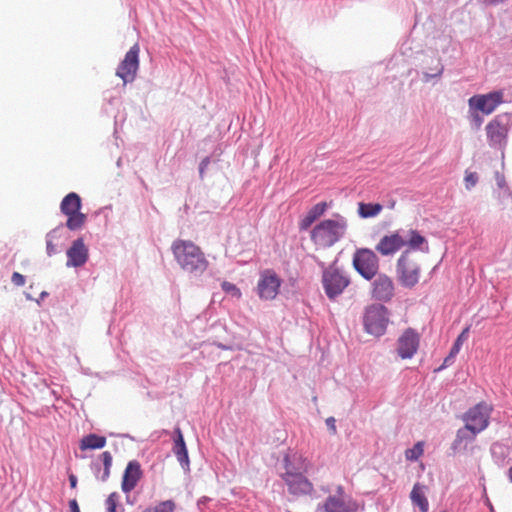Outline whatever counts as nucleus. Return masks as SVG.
Returning a JSON list of instances; mask_svg holds the SVG:
<instances>
[{"mask_svg":"<svg viewBox=\"0 0 512 512\" xmlns=\"http://www.w3.org/2000/svg\"><path fill=\"white\" fill-rule=\"evenodd\" d=\"M106 445V438L96 434H89L82 438L80 442V449H101Z\"/></svg>","mask_w":512,"mask_h":512,"instance_id":"393cba45","label":"nucleus"},{"mask_svg":"<svg viewBox=\"0 0 512 512\" xmlns=\"http://www.w3.org/2000/svg\"><path fill=\"white\" fill-rule=\"evenodd\" d=\"M171 250L184 271L199 275L206 271L208 261L201 248L192 241L177 239L172 243Z\"/></svg>","mask_w":512,"mask_h":512,"instance_id":"f03ea898","label":"nucleus"},{"mask_svg":"<svg viewBox=\"0 0 512 512\" xmlns=\"http://www.w3.org/2000/svg\"><path fill=\"white\" fill-rule=\"evenodd\" d=\"M69 482H70L71 488H76V486H77V477L75 475L71 474L69 476Z\"/></svg>","mask_w":512,"mask_h":512,"instance_id":"e433bc0d","label":"nucleus"},{"mask_svg":"<svg viewBox=\"0 0 512 512\" xmlns=\"http://www.w3.org/2000/svg\"><path fill=\"white\" fill-rule=\"evenodd\" d=\"M285 473L283 480L288 486V490L294 495H306L312 492V483L304 476L310 468V462L302 456L295 457L291 461L289 456L284 458Z\"/></svg>","mask_w":512,"mask_h":512,"instance_id":"7ed1b4c3","label":"nucleus"},{"mask_svg":"<svg viewBox=\"0 0 512 512\" xmlns=\"http://www.w3.org/2000/svg\"><path fill=\"white\" fill-rule=\"evenodd\" d=\"M54 238H56V231L55 230L50 232L47 235L46 250H47V254L49 256H51V255L56 253V245L53 243Z\"/></svg>","mask_w":512,"mask_h":512,"instance_id":"473e14b6","label":"nucleus"},{"mask_svg":"<svg viewBox=\"0 0 512 512\" xmlns=\"http://www.w3.org/2000/svg\"><path fill=\"white\" fill-rule=\"evenodd\" d=\"M69 508L70 512H80V508L76 499H72L69 501Z\"/></svg>","mask_w":512,"mask_h":512,"instance_id":"c9c22d12","label":"nucleus"},{"mask_svg":"<svg viewBox=\"0 0 512 512\" xmlns=\"http://www.w3.org/2000/svg\"><path fill=\"white\" fill-rule=\"evenodd\" d=\"M143 476L141 465L137 460L129 461L122 478L121 488L123 492H131Z\"/></svg>","mask_w":512,"mask_h":512,"instance_id":"a211bd4d","label":"nucleus"},{"mask_svg":"<svg viewBox=\"0 0 512 512\" xmlns=\"http://www.w3.org/2000/svg\"><path fill=\"white\" fill-rule=\"evenodd\" d=\"M221 287L225 293L230 294L232 297H235L236 299H240L242 297L240 289L231 282L223 281Z\"/></svg>","mask_w":512,"mask_h":512,"instance_id":"c756f323","label":"nucleus"},{"mask_svg":"<svg viewBox=\"0 0 512 512\" xmlns=\"http://www.w3.org/2000/svg\"><path fill=\"white\" fill-rule=\"evenodd\" d=\"M420 335L412 328L406 329L397 340V354L402 359L412 358L418 351Z\"/></svg>","mask_w":512,"mask_h":512,"instance_id":"2eb2a0df","label":"nucleus"},{"mask_svg":"<svg viewBox=\"0 0 512 512\" xmlns=\"http://www.w3.org/2000/svg\"><path fill=\"white\" fill-rule=\"evenodd\" d=\"M67 266L80 267L83 266L88 259V249L83 239L75 240L71 247L67 250Z\"/></svg>","mask_w":512,"mask_h":512,"instance_id":"6ab92c4d","label":"nucleus"},{"mask_svg":"<svg viewBox=\"0 0 512 512\" xmlns=\"http://www.w3.org/2000/svg\"><path fill=\"white\" fill-rule=\"evenodd\" d=\"M469 327H466L460 335L457 337L455 343L453 344L449 357H454L459 353L462 344L468 339Z\"/></svg>","mask_w":512,"mask_h":512,"instance_id":"c85d7f7f","label":"nucleus"},{"mask_svg":"<svg viewBox=\"0 0 512 512\" xmlns=\"http://www.w3.org/2000/svg\"><path fill=\"white\" fill-rule=\"evenodd\" d=\"M468 102L471 109L489 115L503 102V92L494 91L488 94L475 95Z\"/></svg>","mask_w":512,"mask_h":512,"instance_id":"4468645a","label":"nucleus"},{"mask_svg":"<svg viewBox=\"0 0 512 512\" xmlns=\"http://www.w3.org/2000/svg\"><path fill=\"white\" fill-rule=\"evenodd\" d=\"M326 425L328 427V429L330 430V432L335 435L337 433V429H336V420L334 417H328L326 419Z\"/></svg>","mask_w":512,"mask_h":512,"instance_id":"f704fd0d","label":"nucleus"},{"mask_svg":"<svg viewBox=\"0 0 512 512\" xmlns=\"http://www.w3.org/2000/svg\"><path fill=\"white\" fill-rule=\"evenodd\" d=\"M404 247H407L406 250L429 251L427 239L415 229L397 230L384 235L375 250L382 256H392Z\"/></svg>","mask_w":512,"mask_h":512,"instance_id":"f257e3e1","label":"nucleus"},{"mask_svg":"<svg viewBox=\"0 0 512 512\" xmlns=\"http://www.w3.org/2000/svg\"><path fill=\"white\" fill-rule=\"evenodd\" d=\"M474 119L476 121L477 127H480V125L482 124V118L478 114H476L474 115Z\"/></svg>","mask_w":512,"mask_h":512,"instance_id":"58836bf2","label":"nucleus"},{"mask_svg":"<svg viewBox=\"0 0 512 512\" xmlns=\"http://www.w3.org/2000/svg\"><path fill=\"white\" fill-rule=\"evenodd\" d=\"M427 487L420 483H415L410 493V499L413 505L417 506L421 512H428L429 502L426 497Z\"/></svg>","mask_w":512,"mask_h":512,"instance_id":"4be33fe9","label":"nucleus"},{"mask_svg":"<svg viewBox=\"0 0 512 512\" xmlns=\"http://www.w3.org/2000/svg\"><path fill=\"white\" fill-rule=\"evenodd\" d=\"M479 433L472 430L470 426L464 425V427L460 428L457 433L456 437L452 443L451 448L454 451H460L467 449V446L471 443H473L476 439V436Z\"/></svg>","mask_w":512,"mask_h":512,"instance_id":"aec40b11","label":"nucleus"},{"mask_svg":"<svg viewBox=\"0 0 512 512\" xmlns=\"http://www.w3.org/2000/svg\"><path fill=\"white\" fill-rule=\"evenodd\" d=\"M347 220L336 214L333 219H325L319 222L311 230V241L318 248H329L339 242L346 234Z\"/></svg>","mask_w":512,"mask_h":512,"instance_id":"20e7f679","label":"nucleus"},{"mask_svg":"<svg viewBox=\"0 0 512 512\" xmlns=\"http://www.w3.org/2000/svg\"><path fill=\"white\" fill-rule=\"evenodd\" d=\"M478 174L476 172H465L464 183L467 190L472 189L478 182Z\"/></svg>","mask_w":512,"mask_h":512,"instance_id":"2f4dec72","label":"nucleus"},{"mask_svg":"<svg viewBox=\"0 0 512 512\" xmlns=\"http://www.w3.org/2000/svg\"><path fill=\"white\" fill-rule=\"evenodd\" d=\"M372 287V297L379 301L387 302L394 296V283L385 274H379L372 283Z\"/></svg>","mask_w":512,"mask_h":512,"instance_id":"f3484780","label":"nucleus"},{"mask_svg":"<svg viewBox=\"0 0 512 512\" xmlns=\"http://www.w3.org/2000/svg\"><path fill=\"white\" fill-rule=\"evenodd\" d=\"M486 133L490 146H502L506 141L508 127L503 123L501 116H496L487 124Z\"/></svg>","mask_w":512,"mask_h":512,"instance_id":"dca6fc26","label":"nucleus"},{"mask_svg":"<svg viewBox=\"0 0 512 512\" xmlns=\"http://www.w3.org/2000/svg\"><path fill=\"white\" fill-rule=\"evenodd\" d=\"M175 432L177 434V437L174 441V447H173L174 454L176 455L178 461L180 462V464L183 467L188 466L189 458H188V452H187V448H186L185 441L183 438V434L179 428H177L175 430Z\"/></svg>","mask_w":512,"mask_h":512,"instance_id":"5701e85b","label":"nucleus"},{"mask_svg":"<svg viewBox=\"0 0 512 512\" xmlns=\"http://www.w3.org/2000/svg\"><path fill=\"white\" fill-rule=\"evenodd\" d=\"M322 284L327 297L333 300L348 287L350 279L343 271L329 266L323 271Z\"/></svg>","mask_w":512,"mask_h":512,"instance_id":"1a4fd4ad","label":"nucleus"},{"mask_svg":"<svg viewBox=\"0 0 512 512\" xmlns=\"http://www.w3.org/2000/svg\"><path fill=\"white\" fill-rule=\"evenodd\" d=\"M503 1L504 0H485V2H487L489 4H498V3H501Z\"/></svg>","mask_w":512,"mask_h":512,"instance_id":"ea45409f","label":"nucleus"},{"mask_svg":"<svg viewBox=\"0 0 512 512\" xmlns=\"http://www.w3.org/2000/svg\"><path fill=\"white\" fill-rule=\"evenodd\" d=\"M388 323V310L385 306L373 304L366 308L363 324L367 333L381 336L385 333Z\"/></svg>","mask_w":512,"mask_h":512,"instance_id":"423d86ee","label":"nucleus"},{"mask_svg":"<svg viewBox=\"0 0 512 512\" xmlns=\"http://www.w3.org/2000/svg\"><path fill=\"white\" fill-rule=\"evenodd\" d=\"M352 262L354 269L366 280H371L378 274V256L369 248L357 249Z\"/></svg>","mask_w":512,"mask_h":512,"instance_id":"6e6552de","label":"nucleus"},{"mask_svg":"<svg viewBox=\"0 0 512 512\" xmlns=\"http://www.w3.org/2000/svg\"><path fill=\"white\" fill-rule=\"evenodd\" d=\"M61 212L67 216L66 226L70 230L80 229L86 222V215L80 212L81 198L71 192L67 194L60 205Z\"/></svg>","mask_w":512,"mask_h":512,"instance_id":"0eeeda50","label":"nucleus"},{"mask_svg":"<svg viewBox=\"0 0 512 512\" xmlns=\"http://www.w3.org/2000/svg\"><path fill=\"white\" fill-rule=\"evenodd\" d=\"M383 210V206L380 203H358V215L361 218H373L379 215Z\"/></svg>","mask_w":512,"mask_h":512,"instance_id":"b1692460","label":"nucleus"},{"mask_svg":"<svg viewBox=\"0 0 512 512\" xmlns=\"http://www.w3.org/2000/svg\"><path fill=\"white\" fill-rule=\"evenodd\" d=\"M177 504L174 500L161 501L154 506L145 508L142 512H175Z\"/></svg>","mask_w":512,"mask_h":512,"instance_id":"a878e982","label":"nucleus"},{"mask_svg":"<svg viewBox=\"0 0 512 512\" xmlns=\"http://www.w3.org/2000/svg\"><path fill=\"white\" fill-rule=\"evenodd\" d=\"M101 459H102V462H103V466H104V469H103V472L101 475H97V477L105 482L109 476H110V469H111V466H112V455L109 451H105L101 454Z\"/></svg>","mask_w":512,"mask_h":512,"instance_id":"bb28decb","label":"nucleus"},{"mask_svg":"<svg viewBox=\"0 0 512 512\" xmlns=\"http://www.w3.org/2000/svg\"><path fill=\"white\" fill-rule=\"evenodd\" d=\"M412 251H403L396 264L398 280L406 288H412L419 282L421 272L420 264Z\"/></svg>","mask_w":512,"mask_h":512,"instance_id":"39448f33","label":"nucleus"},{"mask_svg":"<svg viewBox=\"0 0 512 512\" xmlns=\"http://www.w3.org/2000/svg\"><path fill=\"white\" fill-rule=\"evenodd\" d=\"M325 512H356L357 505L345 494L342 486H337L335 494L330 495L322 506Z\"/></svg>","mask_w":512,"mask_h":512,"instance_id":"ddd939ff","label":"nucleus"},{"mask_svg":"<svg viewBox=\"0 0 512 512\" xmlns=\"http://www.w3.org/2000/svg\"><path fill=\"white\" fill-rule=\"evenodd\" d=\"M11 281L16 286H23L25 284V278L19 272H14L12 274Z\"/></svg>","mask_w":512,"mask_h":512,"instance_id":"72a5a7b5","label":"nucleus"},{"mask_svg":"<svg viewBox=\"0 0 512 512\" xmlns=\"http://www.w3.org/2000/svg\"><path fill=\"white\" fill-rule=\"evenodd\" d=\"M281 279L272 269H266L260 273L257 283V294L262 300H273L279 293Z\"/></svg>","mask_w":512,"mask_h":512,"instance_id":"9b49d317","label":"nucleus"},{"mask_svg":"<svg viewBox=\"0 0 512 512\" xmlns=\"http://www.w3.org/2000/svg\"><path fill=\"white\" fill-rule=\"evenodd\" d=\"M139 51V45H133L117 68L116 75L123 80L124 84L132 82L136 77L139 69Z\"/></svg>","mask_w":512,"mask_h":512,"instance_id":"f8f14e48","label":"nucleus"},{"mask_svg":"<svg viewBox=\"0 0 512 512\" xmlns=\"http://www.w3.org/2000/svg\"><path fill=\"white\" fill-rule=\"evenodd\" d=\"M328 209L326 202L315 204L306 215L299 221V229L306 231L318 218H320Z\"/></svg>","mask_w":512,"mask_h":512,"instance_id":"412c9836","label":"nucleus"},{"mask_svg":"<svg viewBox=\"0 0 512 512\" xmlns=\"http://www.w3.org/2000/svg\"><path fill=\"white\" fill-rule=\"evenodd\" d=\"M423 452L424 442L418 441L412 448L406 450L405 457L407 460L416 461L423 455Z\"/></svg>","mask_w":512,"mask_h":512,"instance_id":"cd10ccee","label":"nucleus"},{"mask_svg":"<svg viewBox=\"0 0 512 512\" xmlns=\"http://www.w3.org/2000/svg\"><path fill=\"white\" fill-rule=\"evenodd\" d=\"M209 164V158L206 157L205 159L202 160L201 164H200V173H203L204 171V168Z\"/></svg>","mask_w":512,"mask_h":512,"instance_id":"4c0bfd02","label":"nucleus"},{"mask_svg":"<svg viewBox=\"0 0 512 512\" xmlns=\"http://www.w3.org/2000/svg\"><path fill=\"white\" fill-rule=\"evenodd\" d=\"M491 406L485 402H480L474 407L470 408L464 415L463 421L466 426L477 433L485 430L489 425V418L491 413Z\"/></svg>","mask_w":512,"mask_h":512,"instance_id":"9d476101","label":"nucleus"},{"mask_svg":"<svg viewBox=\"0 0 512 512\" xmlns=\"http://www.w3.org/2000/svg\"><path fill=\"white\" fill-rule=\"evenodd\" d=\"M118 498L117 493H111L106 499V510L107 512H122L121 509H118Z\"/></svg>","mask_w":512,"mask_h":512,"instance_id":"7c9ffc66","label":"nucleus"},{"mask_svg":"<svg viewBox=\"0 0 512 512\" xmlns=\"http://www.w3.org/2000/svg\"><path fill=\"white\" fill-rule=\"evenodd\" d=\"M509 478L512 481V467L509 469Z\"/></svg>","mask_w":512,"mask_h":512,"instance_id":"a19ab883","label":"nucleus"}]
</instances>
